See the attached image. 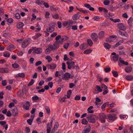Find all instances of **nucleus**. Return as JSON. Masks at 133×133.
Returning a JSON list of instances; mask_svg holds the SVG:
<instances>
[{
    "instance_id": "31",
    "label": "nucleus",
    "mask_w": 133,
    "mask_h": 133,
    "mask_svg": "<svg viewBox=\"0 0 133 133\" xmlns=\"http://www.w3.org/2000/svg\"><path fill=\"white\" fill-rule=\"evenodd\" d=\"M86 45V43H85L81 44L79 46L80 49L82 50L85 49Z\"/></svg>"
},
{
    "instance_id": "15",
    "label": "nucleus",
    "mask_w": 133,
    "mask_h": 133,
    "mask_svg": "<svg viewBox=\"0 0 133 133\" xmlns=\"http://www.w3.org/2000/svg\"><path fill=\"white\" fill-rule=\"evenodd\" d=\"M95 103L96 105L98 107H99L102 103L101 102V100L98 97L96 98Z\"/></svg>"
},
{
    "instance_id": "59",
    "label": "nucleus",
    "mask_w": 133,
    "mask_h": 133,
    "mask_svg": "<svg viewBox=\"0 0 133 133\" xmlns=\"http://www.w3.org/2000/svg\"><path fill=\"white\" fill-rule=\"evenodd\" d=\"M36 122H37L38 124H40L41 123V118L39 117H38L36 120Z\"/></svg>"
},
{
    "instance_id": "36",
    "label": "nucleus",
    "mask_w": 133,
    "mask_h": 133,
    "mask_svg": "<svg viewBox=\"0 0 133 133\" xmlns=\"http://www.w3.org/2000/svg\"><path fill=\"white\" fill-rule=\"evenodd\" d=\"M120 118L122 119H127L128 117V116L126 115H121L119 116Z\"/></svg>"
},
{
    "instance_id": "40",
    "label": "nucleus",
    "mask_w": 133,
    "mask_h": 133,
    "mask_svg": "<svg viewBox=\"0 0 133 133\" xmlns=\"http://www.w3.org/2000/svg\"><path fill=\"white\" fill-rule=\"evenodd\" d=\"M44 2V1H41V0H37L35 3L36 4H37L38 5H41L43 4V3Z\"/></svg>"
},
{
    "instance_id": "10",
    "label": "nucleus",
    "mask_w": 133,
    "mask_h": 133,
    "mask_svg": "<svg viewBox=\"0 0 133 133\" xmlns=\"http://www.w3.org/2000/svg\"><path fill=\"white\" fill-rule=\"evenodd\" d=\"M3 37H5L6 38H9L11 36L10 34L8 32H7L5 30L3 31Z\"/></svg>"
},
{
    "instance_id": "42",
    "label": "nucleus",
    "mask_w": 133,
    "mask_h": 133,
    "mask_svg": "<svg viewBox=\"0 0 133 133\" xmlns=\"http://www.w3.org/2000/svg\"><path fill=\"white\" fill-rule=\"evenodd\" d=\"M104 47L105 49H109L111 47V46L108 43H105L104 45Z\"/></svg>"
},
{
    "instance_id": "1",
    "label": "nucleus",
    "mask_w": 133,
    "mask_h": 133,
    "mask_svg": "<svg viewBox=\"0 0 133 133\" xmlns=\"http://www.w3.org/2000/svg\"><path fill=\"white\" fill-rule=\"evenodd\" d=\"M106 118V116L104 113H101L99 114V120L102 123H104L105 122Z\"/></svg>"
},
{
    "instance_id": "62",
    "label": "nucleus",
    "mask_w": 133,
    "mask_h": 133,
    "mask_svg": "<svg viewBox=\"0 0 133 133\" xmlns=\"http://www.w3.org/2000/svg\"><path fill=\"white\" fill-rule=\"evenodd\" d=\"M6 21L8 23H11L12 22L13 20L11 18H9L7 19Z\"/></svg>"
},
{
    "instance_id": "43",
    "label": "nucleus",
    "mask_w": 133,
    "mask_h": 133,
    "mask_svg": "<svg viewBox=\"0 0 133 133\" xmlns=\"http://www.w3.org/2000/svg\"><path fill=\"white\" fill-rule=\"evenodd\" d=\"M12 66L13 68H18L19 65L17 63H15L12 64Z\"/></svg>"
},
{
    "instance_id": "14",
    "label": "nucleus",
    "mask_w": 133,
    "mask_h": 133,
    "mask_svg": "<svg viewBox=\"0 0 133 133\" xmlns=\"http://www.w3.org/2000/svg\"><path fill=\"white\" fill-rule=\"evenodd\" d=\"M30 102L28 101H27L25 104L23 105L24 108L26 110L29 109V107L30 106Z\"/></svg>"
},
{
    "instance_id": "22",
    "label": "nucleus",
    "mask_w": 133,
    "mask_h": 133,
    "mask_svg": "<svg viewBox=\"0 0 133 133\" xmlns=\"http://www.w3.org/2000/svg\"><path fill=\"white\" fill-rule=\"evenodd\" d=\"M59 126V124L58 122H56L54 125V128L52 130V131L54 132L57 130Z\"/></svg>"
},
{
    "instance_id": "44",
    "label": "nucleus",
    "mask_w": 133,
    "mask_h": 133,
    "mask_svg": "<svg viewBox=\"0 0 133 133\" xmlns=\"http://www.w3.org/2000/svg\"><path fill=\"white\" fill-rule=\"evenodd\" d=\"M92 51V50H91L90 49H88L85 51L83 53L84 54H89Z\"/></svg>"
},
{
    "instance_id": "38",
    "label": "nucleus",
    "mask_w": 133,
    "mask_h": 133,
    "mask_svg": "<svg viewBox=\"0 0 133 133\" xmlns=\"http://www.w3.org/2000/svg\"><path fill=\"white\" fill-rule=\"evenodd\" d=\"M49 123H48L47 125V128L46 129L47 133H50L51 128V126H49Z\"/></svg>"
},
{
    "instance_id": "27",
    "label": "nucleus",
    "mask_w": 133,
    "mask_h": 133,
    "mask_svg": "<svg viewBox=\"0 0 133 133\" xmlns=\"http://www.w3.org/2000/svg\"><path fill=\"white\" fill-rule=\"evenodd\" d=\"M104 32L103 31H101L99 33L98 37L99 39H102L104 37Z\"/></svg>"
},
{
    "instance_id": "52",
    "label": "nucleus",
    "mask_w": 133,
    "mask_h": 133,
    "mask_svg": "<svg viewBox=\"0 0 133 133\" xmlns=\"http://www.w3.org/2000/svg\"><path fill=\"white\" fill-rule=\"evenodd\" d=\"M72 92L71 90H69L67 92V97L68 98L70 97V95L71 93Z\"/></svg>"
},
{
    "instance_id": "37",
    "label": "nucleus",
    "mask_w": 133,
    "mask_h": 133,
    "mask_svg": "<svg viewBox=\"0 0 133 133\" xmlns=\"http://www.w3.org/2000/svg\"><path fill=\"white\" fill-rule=\"evenodd\" d=\"M108 102H106L103 104L101 106V108L102 110L104 111L105 110V107L106 106L108 105Z\"/></svg>"
},
{
    "instance_id": "34",
    "label": "nucleus",
    "mask_w": 133,
    "mask_h": 133,
    "mask_svg": "<svg viewBox=\"0 0 133 133\" xmlns=\"http://www.w3.org/2000/svg\"><path fill=\"white\" fill-rule=\"evenodd\" d=\"M81 123L83 124L86 125L88 124V121L85 118H84L82 119Z\"/></svg>"
},
{
    "instance_id": "8",
    "label": "nucleus",
    "mask_w": 133,
    "mask_h": 133,
    "mask_svg": "<svg viewBox=\"0 0 133 133\" xmlns=\"http://www.w3.org/2000/svg\"><path fill=\"white\" fill-rule=\"evenodd\" d=\"M117 26L119 29L122 31H124L126 29V27L122 23L118 24L117 25Z\"/></svg>"
},
{
    "instance_id": "5",
    "label": "nucleus",
    "mask_w": 133,
    "mask_h": 133,
    "mask_svg": "<svg viewBox=\"0 0 133 133\" xmlns=\"http://www.w3.org/2000/svg\"><path fill=\"white\" fill-rule=\"evenodd\" d=\"M66 64L68 65V68L69 69H70L71 68L74 69H75V63L74 62H71L70 63L67 62Z\"/></svg>"
},
{
    "instance_id": "46",
    "label": "nucleus",
    "mask_w": 133,
    "mask_h": 133,
    "mask_svg": "<svg viewBox=\"0 0 133 133\" xmlns=\"http://www.w3.org/2000/svg\"><path fill=\"white\" fill-rule=\"evenodd\" d=\"M112 72L113 76L114 77H117L118 76V74L117 71H112Z\"/></svg>"
},
{
    "instance_id": "45",
    "label": "nucleus",
    "mask_w": 133,
    "mask_h": 133,
    "mask_svg": "<svg viewBox=\"0 0 133 133\" xmlns=\"http://www.w3.org/2000/svg\"><path fill=\"white\" fill-rule=\"evenodd\" d=\"M15 17L17 19H20L21 17L20 15L18 13H17L15 15Z\"/></svg>"
},
{
    "instance_id": "61",
    "label": "nucleus",
    "mask_w": 133,
    "mask_h": 133,
    "mask_svg": "<svg viewBox=\"0 0 133 133\" xmlns=\"http://www.w3.org/2000/svg\"><path fill=\"white\" fill-rule=\"evenodd\" d=\"M61 36L60 35H58L55 38V39L56 41H58L59 40V39H61Z\"/></svg>"
},
{
    "instance_id": "51",
    "label": "nucleus",
    "mask_w": 133,
    "mask_h": 133,
    "mask_svg": "<svg viewBox=\"0 0 133 133\" xmlns=\"http://www.w3.org/2000/svg\"><path fill=\"white\" fill-rule=\"evenodd\" d=\"M55 76L56 77H59L61 76V75L59 74V72L58 71H57L56 72V73L55 74Z\"/></svg>"
},
{
    "instance_id": "28",
    "label": "nucleus",
    "mask_w": 133,
    "mask_h": 133,
    "mask_svg": "<svg viewBox=\"0 0 133 133\" xmlns=\"http://www.w3.org/2000/svg\"><path fill=\"white\" fill-rule=\"evenodd\" d=\"M111 37L113 38H116L117 37V36L116 35L111 36H110V37L108 38H107L106 40L108 42H111L112 41V40L111 38Z\"/></svg>"
},
{
    "instance_id": "53",
    "label": "nucleus",
    "mask_w": 133,
    "mask_h": 133,
    "mask_svg": "<svg viewBox=\"0 0 133 133\" xmlns=\"http://www.w3.org/2000/svg\"><path fill=\"white\" fill-rule=\"evenodd\" d=\"M111 21L114 23L119 22L120 21V19L118 18L116 19H114L112 18H111Z\"/></svg>"
},
{
    "instance_id": "64",
    "label": "nucleus",
    "mask_w": 133,
    "mask_h": 133,
    "mask_svg": "<svg viewBox=\"0 0 133 133\" xmlns=\"http://www.w3.org/2000/svg\"><path fill=\"white\" fill-rule=\"evenodd\" d=\"M48 85L50 88H52L53 85V83L52 82H49L48 83Z\"/></svg>"
},
{
    "instance_id": "11",
    "label": "nucleus",
    "mask_w": 133,
    "mask_h": 133,
    "mask_svg": "<svg viewBox=\"0 0 133 133\" xmlns=\"http://www.w3.org/2000/svg\"><path fill=\"white\" fill-rule=\"evenodd\" d=\"M12 115L14 116H16L18 114V111L16 107L12 109Z\"/></svg>"
},
{
    "instance_id": "12",
    "label": "nucleus",
    "mask_w": 133,
    "mask_h": 133,
    "mask_svg": "<svg viewBox=\"0 0 133 133\" xmlns=\"http://www.w3.org/2000/svg\"><path fill=\"white\" fill-rule=\"evenodd\" d=\"M54 50L52 48V45H49L48 48L46 49L45 50V53L46 54H49L50 53L51 51Z\"/></svg>"
},
{
    "instance_id": "25",
    "label": "nucleus",
    "mask_w": 133,
    "mask_h": 133,
    "mask_svg": "<svg viewBox=\"0 0 133 133\" xmlns=\"http://www.w3.org/2000/svg\"><path fill=\"white\" fill-rule=\"evenodd\" d=\"M96 89L97 90H96V89L95 90V93H97L99 92H101L102 91V89L98 85L96 86Z\"/></svg>"
},
{
    "instance_id": "35",
    "label": "nucleus",
    "mask_w": 133,
    "mask_h": 133,
    "mask_svg": "<svg viewBox=\"0 0 133 133\" xmlns=\"http://www.w3.org/2000/svg\"><path fill=\"white\" fill-rule=\"evenodd\" d=\"M125 78L127 80L131 81L133 79V77L131 75H128L126 76Z\"/></svg>"
},
{
    "instance_id": "13",
    "label": "nucleus",
    "mask_w": 133,
    "mask_h": 133,
    "mask_svg": "<svg viewBox=\"0 0 133 133\" xmlns=\"http://www.w3.org/2000/svg\"><path fill=\"white\" fill-rule=\"evenodd\" d=\"M91 37L95 41L97 40V35L96 33H93L91 35Z\"/></svg>"
},
{
    "instance_id": "26",
    "label": "nucleus",
    "mask_w": 133,
    "mask_h": 133,
    "mask_svg": "<svg viewBox=\"0 0 133 133\" xmlns=\"http://www.w3.org/2000/svg\"><path fill=\"white\" fill-rule=\"evenodd\" d=\"M10 55V53L7 51H5L3 53V56L5 57L8 58Z\"/></svg>"
},
{
    "instance_id": "33",
    "label": "nucleus",
    "mask_w": 133,
    "mask_h": 133,
    "mask_svg": "<svg viewBox=\"0 0 133 133\" xmlns=\"http://www.w3.org/2000/svg\"><path fill=\"white\" fill-rule=\"evenodd\" d=\"M93 108L92 106H91L88 109V112L89 113H94V111L92 110Z\"/></svg>"
},
{
    "instance_id": "60",
    "label": "nucleus",
    "mask_w": 133,
    "mask_h": 133,
    "mask_svg": "<svg viewBox=\"0 0 133 133\" xmlns=\"http://www.w3.org/2000/svg\"><path fill=\"white\" fill-rule=\"evenodd\" d=\"M110 2V1L109 0H106L104 1L103 3L104 5H108Z\"/></svg>"
},
{
    "instance_id": "7",
    "label": "nucleus",
    "mask_w": 133,
    "mask_h": 133,
    "mask_svg": "<svg viewBox=\"0 0 133 133\" xmlns=\"http://www.w3.org/2000/svg\"><path fill=\"white\" fill-rule=\"evenodd\" d=\"M72 78V76L70 74L68 73H65L63 77H62V79L64 80H68L70 78Z\"/></svg>"
},
{
    "instance_id": "55",
    "label": "nucleus",
    "mask_w": 133,
    "mask_h": 133,
    "mask_svg": "<svg viewBox=\"0 0 133 133\" xmlns=\"http://www.w3.org/2000/svg\"><path fill=\"white\" fill-rule=\"evenodd\" d=\"M87 43L89 46H91L93 44V43L90 39H88L87 40Z\"/></svg>"
},
{
    "instance_id": "56",
    "label": "nucleus",
    "mask_w": 133,
    "mask_h": 133,
    "mask_svg": "<svg viewBox=\"0 0 133 133\" xmlns=\"http://www.w3.org/2000/svg\"><path fill=\"white\" fill-rule=\"evenodd\" d=\"M132 18L131 17H130L128 21V24L130 25H131L132 21Z\"/></svg>"
},
{
    "instance_id": "23",
    "label": "nucleus",
    "mask_w": 133,
    "mask_h": 133,
    "mask_svg": "<svg viewBox=\"0 0 133 133\" xmlns=\"http://www.w3.org/2000/svg\"><path fill=\"white\" fill-rule=\"evenodd\" d=\"M14 46L12 44H11L9 45L6 48V50L8 51H10L15 49Z\"/></svg>"
},
{
    "instance_id": "48",
    "label": "nucleus",
    "mask_w": 133,
    "mask_h": 133,
    "mask_svg": "<svg viewBox=\"0 0 133 133\" xmlns=\"http://www.w3.org/2000/svg\"><path fill=\"white\" fill-rule=\"evenodd\" d=\"M66 65L64 63H62V69L63 70L64 72H65L66 71Z\"/></svg>"
},
{
    "instance_id": "57",
    "label": "nucleus",
    "mask_w": 133,
    "mask_h": 133,
    "mask_svg": "<svg viewBox=\"0 0 133 133\" xmlns=\"http://www.w3.org/2000/svg\"><path fill=\"white\" fill-rule=\"evenodd\" d=\"M32 17L31 18V21H32L34 20L36 18V16L35 15V14L34 13L32 14Z\"/></svg>"
},
{
    "instance_id": "16",
    "label": "nucleus",
    "mask_w": 133,
    "mask_h": 133,
    "mask_svg": "<svg viewBox=\"0 0 133 133\" xmlns=\"http://www.w3.org/2000/svg\"><path fill=\"white\" fill-rule=\"evenodd\" d=\"M68 39V37L65 36H62L61 39L59 41L60 44L63 43L64 41L67 40Z\"/></svg>"
},
{
    "instance_id": "54",
    "label": "nucleus",
    "mask_w": 133,
    "mask_h": 133,
    "mask_svg": "<svg viewBox=\"0 0 133 133\" xmlns=\"http://www.w3.org/2000/svg\"><path fill=\"white\" fill-rule=\"evenodd\" d=\"M23 54L24 53L22 51H18L17 53V55L19 56H22L23 55Z\"/></svg>"
},
{
    "instance_id": "6",
    "label": "nucleus",
    "mask_w": 133,
    "mask_h": 133,
    "mask_svg": "<svg viewBox=\"0 0 133 133\" xmlns=\"http://www.w3.org/2000/svg\"><path fill=\"white\" fill-rule=\"evenodd\" d=\"M60 44L59 41L55 42L52 46V48L54 50H55L57 49L59 47Z\"/></svg>"
},
{
    "instance_id": "9",
    "label": "nucleus",
    "mask_w": 133,
    "mask_h": 133,
    "mask_svg": "<svg viewBox=\"0 0 133 133\" xmlns=\"http://www.w3.org/2000/svg\"><path fill=\"white\" fill-rule=\"evenodd\" d=\"M14 77L16 78L19 77L24 78L25 77V75L23 73H19L16 74L14 75Z\"/></svg>"
},
{
    "instance_id": "19",
    "label": "nucleus",
    "mask_w": 133,
    "mask_h": 133,
    "mask_svg": "<svg viewBox=\"0 0 133 133\" xmlns=\"http://www.w3.org/2000/svg\"><path fill=\"white\" fill-rule=\"evenodd\" d=\"M23 23L21 22H19L17 25V28L19 29H21L24 26Z\"/></svg>"
},
{
    "instance_id": "49",
    "label": "nucleus",
    "mask_w": 133,
    "mask_h": 133,
    "mask_svg": "<svg viewBox=\"0 0 133 133\" xmlns=\"http://www.w3.org/2000/svg\"><path fill=\"white\" fill-rule=\"evenodd\" d=\"M95 21H98L100 19L99 17L98 16H94L92 18Z\"/></svg>"
},
{
    "instance_id": "21",
    "label": "nucleus",
    "mask_w": 133,
    "mask_h": 133,
    "mask_svg": "<svg viewBox=\"0 0 133 133\" xmlns=\"http://www.w3.org/2000/svg\"><path fill=\"white\" fill-rule=\"evenodd\" d=\"M132 67L130 66H127L125 69V71L128 73L131 72L132 71Z\"/></svg>"
},
{
    "instance_id": "3",
    "label": "nucleus",
    "mask_w": 133,
    "mask_h": 133,
    "mask_svg": "<svg viewBox=\"0 0 133 133\" xmlns=\"http://www.w3.org/2000/svg\"><path fill=\"white\" fill-rule=\"evenodd\" d=\"M108 117L109 119L112 121H115L117 118L116 115L114 113H111L108 115Z\"/></svg>"
},
{
    "instance_id": "32",
    "label": "nucleus",
    "mask_w": 133,
    "mask_h": 133,
    "mask_svg": "<svg viewBox=\"0 0 133 133\" xmlns=\"http://www.w3.org/2000/svg\"><path fill=\"white\" fill-rule=\"evenodd\" d=\"M91 127L90 126H89V128L86 129L85 130H84L83 131V133H88L91 130Z\"/></svg>"
},
{
    "instance_id": "50",
    "label": "nucleus",
    "mask_w": 133,
    "mask_h": 133,
    "mask_svg": "<svg viewBox=\"0 0 133 133\" xmlns=\"http://www.w3.org/2000/svg\"><path fill=\"white\" fill-rule=\"evenodd\" d=\"M17 94L19 96H21L23 95V92L22 91H19L18 92Z\"/></svg>"
},
{
    "instance_id": "24",
    "label": "nucleus",
    "mask_w": 133,
    "mask_h": 133,
    "mask_svg": "<svg viewBox=\"0 0 133 133\" xmlns=\"http://www.w3.org/2000/svg\"><path fill=\"white\" fill-rule=\"evenodd\" d=\"M55 30L54 28V27L51 26L46 29V31L49 32H52Z\"/></svg>"
},
{
    "instance_id": "58",
    "label": "nucleus",
    "mask_w": 133,
    "mask_h": 133,
    "mask_svg": "<svg viewBox=\"0 0 133 133\" xmlns=\"http://www.w3.org/2000/svg\"><path fill=\"white\" fill-rule=\"evenodd\" d=\"M51 69L54 70L56 67V65L54 64H51Z\"/></svg>"
},
{
    "instance_id": "47",
    "label": "nucleus",
    "mask_w": 133,
    "mask_h": 133,
    "mask_svg": "<svg viewBox=\"0 0 133 133\" xmlns=\"http://www.w3.org/2000/svg\"><path fill=\"white\" fill-rule=\"evenodd\" d=\"M118 32L119 34L122 36H125L127 37L128 36V34L126 33H125V34L123 33L120 31H119Z\"/></svg>"
},
{
    "instance_id": "18",
    "label": "nucleus",
    "mask_w": 133,
    "mask_h": 133,
    "mask_svg": "<svg viewBox=\"0 0 133 133\" xmlns=\"http://www.w3.org/2000/svg\"><path fill=\"white\" fill-rule=\"evenodd\" d=\"M34 52L37 54H41L42 52V49L41 48H37L35 49Z\"/></svg>"
},
{
    "instance_id": "17",
    "label": "nucleus",
    "mask_w": 133,
    "mask_h": 133,
    "mask_svg": "<svg viewBox=\"0 0 133 133\" xmlns=\"http://www.w3.org/2000/svg\"><path fill=\"white\" fill-rule=\"evenodd\" d=\"M118 63V65L119 66H121L120 63H121L122 64L126 65H128L129 64L128 63V62H124L123 61V59L122 58H121L119 59Z\"/></svg>"
},
{
    "instance_id": "29",
    "label": "nucleus",
    "mask_w": 133,
    "mask_h": 133,
    "mask_svg": "<svg viewBox=\"0 0 133 133\" xmlns=\"http://www.w3.org/2000/svg\"><path fill=\"white\" fill-rule=\"evenodd\" d=\"M64 25L68 30L70 29L71 27V25L68 23V22H66L64 23Z\"/></svg>"
},
{
    "instance_id": "39",
    "label": "nucleus",
    "mask_w": 133,
    "mask_h": 133,
    "mask_svg": "<svg viewBox=\"0 0 133 133\" xmlns=\"http://www.w3.org/2000/svg\"><path fill=\"white\" fill-rule=\"evenodd\" d=\"M45 58L47 60L48 62L49 63L52 60L51 57L49 55L45 57Z\"/></svg>"
},
{
    "instance_id": "41",
    "label": "nucleus",
    "mask_w": 133,
    "mask_h": 133,
    "mask_svg": "<svg viewBox=\"0 0 133 133\" xmlns=\"http://www.w3.org/2000/svg\"><path fill=\"white\" fill-rule=\"evenodd\" d=\"M118 59V56L117 55L114 56L112 57V59L115 62L117 61Z\"/></svg>"
},
{
    "instance_id": "2",
    "label": "nucleus",
    "mask_w": 133,
    "mask_h": 133,
    "mask_svg": "<svg viewBox=\"0 0 133 133\" xmlns=\"http://www.w3.org/2000/svg\"><path fill=\"white\" fill-rule=\"evenodd\" d=\"M87 118L88 121L91 123H94L96 122V120L92 114H89L87 116Z\"/></svg>"
},
{
    "instance_id": "4",
    "label": "nucleus",
    "mask_w": 133,
    "mask_h": 133,
    "mask_svg": "<svg viewBox=\"0 0 133 133\" xmlns=\"http://www.w3.org/2000/svg\"><path fill=\"white\" fill-rule=\"evenodd\" d=\"M30 39H27L25 40L22 44V47L23 48H25L26 47L30 44Z\"/></svg>"
},
{
    "instance_id": "63",
    "label": "nucleus",
    "mask_w": 133,
    "mask_h": 133,
    "mask_svg": "<svg viewBox=\"0 0 133 133\" xmlns=\"http://www.w3.org/2000/svg\"><path fill=\"white\" fill-rule=\"evenodd\" d=\"M34 82V81L32 79H31L30 82L28 84V85L30 86L32 85Z\"/></svg>"
},
{
    "instance_id": "20",
    "label": "nucleus",
    "mask_w": 133,
    "mask_h": 133,
    "mask_svg": "<svg viewBox=\"0 0 133 133\" xmlns=\"http://www.w3.org/2000/svg\"><path fill=\"white\" fill-rule=\"evenodd\" d=\"M9 71L8 69L7 68H0V72L2 73L8 72Z\"/></svg>"
},
{
    "instance_id": "30",
    "label": "nucleus",
    "mask_w": 133,
    "mask_h": 133,
    "mask_svg": "<svg viewBox=\"0 0 133 133\" xmlns=\"http://www.w3.org/2000/svg\"><path fill=\"white\" fill-rule=\"evenodd\" d=\"M80 15L78 14H75L72 17V18L74 20H76L78 19Z\"/></svg>"
}]
</instances>
